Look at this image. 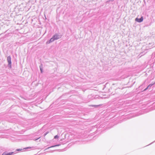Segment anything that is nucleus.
<instances>
[{
	"mask_svg": "<svg viewBox=\"0 0 155 155\" xmlns=\"http://www.w3.org/2000/svg\"><path fill=\"white\" fill-rule=\"evenodd\" d=\"M59 38L58 36L57 35H55L48 42H47V43H50V42H52L55 40H57Z\"/></svg>",
	"mask_w": 155,
	"mask_h": 155,
	"instance_id": "obj_1",
	"label": "nucleus"
},
{
	"mask_svg": "<svg viewBox=\"0 0 155 155\" xmlns=\"http://www.w3.org/2000/svg\"><path fill=\"white\" fill-rule=\"evenodd\" d=\"M143 18L142 16L140 18H136L135 19V21L138 22H142L143 20Z\"/></svg>",
	"mask_w": 155,
	"mask_h": 155,
	"instance_id": "obj_2",
	"label": "nucleus"
},
{
	"mask_svg": "<svg viewBox=\"0 0 155 155\" xmlns=\"http://www.w3.org/2000/svg\"><path fill=\"white\" fill-rule=\"evenodd\" d=\"M7 60L8 61V64H11V57L10 56L8 57L7 58Z\"/></svg>",
	"mask_w": 155,
	"mask_h": 155,
	"instance_id": "obj_3",
	"label": "nucleus"
},
{
	"mask_svg": "<svg viewBox=\"0 0 155 155\" xmlns=\"http://www.w3.org/2000/svg\"><path fill=\"white\" fill-rule=\"evenodd\" d=\"M59 146V145H55L54 146H51V147H48V148H46V149H45V150H47V149H48L50 148H51V147H56V146Z\"/></svg>",
	"mask_w": 155,
	"mask_h": 155,
	"instance_id": "obj_4",
	"label": "nucleus"
},
{
	"mask_svg": "<svg viewBox=\"0 0 155 155\" xmlns=\"http://www.w3.org/2000/svg\"><path fill=\"white\" fill-rule=\"evenodd\" d=\"M13 153V152L7 153V155H12Z\"/></svg>",
	"mask_w": 155,
	"mask_h": 155,
	"instance_id": "obj_5",
	"label": "nucleus"
},
{
	"mask_svg": "<svg viewBox=\"0 0 155 155\" xmlns=\"http://www.w3.org/2000/svg\"><path fill=\"white\" fill-rule=\"evenodd\" d=\"M31 147H25V148L23 149H31Z\"/></svg>",
	"mask_w": 155,
	"mask_h": 155,
	"instance_id": "obj_6",
	"label": "nucleus"
},
{
	"mask_svg": "<svg viewBox=\"0 0 155 155\" xmlns=\"http://www.w3.org/2000/svg\"><path fill=\"white\" fill-rule=\"evenodd\" d=\"M58 138V135H56L54 137V138L56 139V138Z\"/></svg>",
	"mask_w": 155,
	"mask_h": 155,
	"instance_id": "obj_7",
	"label": "nucleus"
},
{
	"mask_svg": "<svg viewBox=\"0 0 155 155\" xmlns=\"http://www.w3.org/2000/svg\"><path fill=\"white\" fill-rule=\"evenodd\" d=\"M2 155H7V153L5 152H4Z\"/></svg>",
	"mask_w": 155,
	"mask_h": 155,
	"instance_id": "obj_8",
	"label": "nucleus"
},
{
	"mask_svg": "<svg viewBox=\"0 0 155 155\" xmlns=\"http://www.w3.org/2000/svg\"><path fill=\"white\" fill-rule=\"evenodd\" d=\"M49 133V132H46L45 134V136H46Z\"/></svg>",
	"mask_w": 155,
	"mask_h": 155,
	"instance_id": "obj_9",
	"label": "nucleus"
},
{
	"mask_svg": "<svg viewBox=\"0 0 155 155\" xmlns=\"http://www.w3.org/2000/svg\"><path fill=\"white\" fill-rule=\"evenodd\" d=\"M22 150V149H18L17 150L18 151H19L21 150Z\"/></svg>",
	"mask_w": 155,
	"mask_h": 155,
	"instance_id": "obj_10",
	"label": "nucleus"
},
{
	"mask_svg": "<svg viewBox=\"0 0 155 155\" xmlns=\"http://www.w3.org/2000/svg\"><path fill=\"white\" fill-rule=\"evenodd\" d=\"M153 85V84H150L148 86L149 87H151V86H152Z\"/></svg>",
	"mask_w": 155,
	"mask_h": 155,
	"instance_id": "obj_11",
	"label": "nucleus"
},
{
	"mask_svg": "<svg viewBox=\"0 0 155 155\" xmlns=\"http://www.w3.org/2000/svg\"><path fill=\"white\" fill-rule=\"evenodd\" d=\"M149 87L148 86L146 88H145L144 90V91H146V90H147L148 88Z\"/></svg>",
	"mask_w": 155,
	"mask_h": 155,
	"instance_id": "obj_12",
	"label": "nucleus"
},
{
	"mask_svg": "<svg viewBox=\"0 0 155 155\" xmlns=\"http://www.w3.org/2000/svg\"><path fill=\"white\" fill-rule=\"evenodd\" d=\"M40 70H41V72L42 73V69H40Z\"/></svg>",
	"mask_w": 155,
	"mask_h": 155,
	"instance_id": "obj_13",
	"label": "nucleus"
},
{
	"mask_svg": "<svg viewBox=\"0 0 155 155\" xmlns=\"http://www.w3.org/2000/svg\"><path fill=\"white\" fill-rule=\"evenodd\" d=\"M40 138H38L37 139H36V140H37L38 139H39Z\"/></svg>",
	"mask_w": 155,
	"mask_h": 155,
	"instance_id": "obj_14",
	"label": "nucleus"
}]
</instances>
